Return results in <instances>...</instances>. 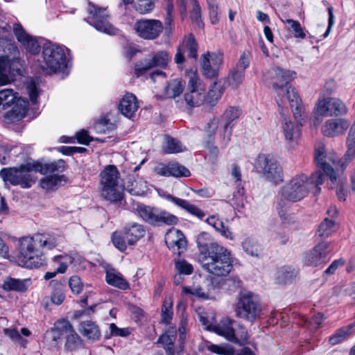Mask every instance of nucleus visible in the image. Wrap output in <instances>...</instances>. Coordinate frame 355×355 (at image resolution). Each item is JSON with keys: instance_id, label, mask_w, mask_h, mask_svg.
Masks as SVG:
<instances>
[{"instance_id": "30", "label": "nucleus", "mask_w": 355, "mask_h": 355, "mask_svg": "<svg viewBox=\"0 0 355 355\" xmlns=\"http://www.w3.org/2000/svg\"><path fill=\"white\" fill-rule=\"evenodd\" d=\"M139 108L137 97L128 93L122 98L119 105L121 113L127 118L132 117Z\"/></svg>"}, {"instance_id": "24", "label": "nucleus", "mask_w": 355, "mask_h": 355, "mask_svg": "<svg viewBox=\"0 0 355 355\" xmlns=\"http://www.w3.org/2000/svg\"><path fill=\"white\" fill-rule=\"evenodd\" d=\"M165 243L171 250L180 255L186 250L187 240L183 233L175 228L169 230L165 235Z\"/></svg>"}, {"instance_id": "38", "label": "nucleus", "mask_w": 355, "mask_h": 355, "mask_svg": "<svg viewBox=\"0 0 355 355\" xmlns=\"http://www.w3.org/2000/svg\"><path fill=\"white\" fill-rule=\"evenodd\" d=\"M337 229L338 225L333 219L325 218L318 225L316 236L321 239H325L336 232Z\"/></svg>"}, {"instance_id": "6", "label": "nucleus", "mask_w": 355, "mask_h": 355, "mask_svg": "<svg viewBox=\"0 0 355 355\" xmlns=\"http://www.w3.org/2000/svg\"><path fill=\"white\" fill-rule=\"evenodd\" d=\"M207 329L239 345H245L249 337L248 331L243 324L229 318H224L216 324H209Z\"/></svg>"}, {"instance_id": "1", "label": "nucleus", "mask_w": 355, "mask_h": 355, "mask_svg": "<svg viewBox=\"0 0 355 355\" xmlns=\"http://www.w3.org/2000/svg\"><path fill=\"white\" fill-rule=\"evenodd\" d=\"M295 76L294 71L274 67L267 72L266 78L270 80V84L276 94L278 106L285 107L288 103L294 118L299 120L303 112L304 105L295 89L289 84V81L294 78Z\"/></svg>"}, {"instance_id": "53", "label": "nucleus", "mask_w": 355, "mask_h": 355, "mask_svg": "<svg viewBox=\"0 0 355 355\" xmlns=\"http://www.w3.org/2000/svg\"><path fill=\"white\" fill-rule=\"evenodd\" d=\"M185 149L181 142L174 138L167 137L164 150L167 153H177L182 152Z\"/></svg>"}, {"instance_id": "12", "label": "nucleus", "mask_w": 355, "mask_h": 355, "mask_svg": "<svg viewBox=\"0 0 355 355\" xmlns=\"http://www.w3.org/2000/svg\"><path fill=\"white\" fill-rule=\"evenodd\" d=\"M234 311L237 318L252 322L259 317L261 308L254 295L248 292L240 294Z\"/></svg>"}, {"instance_id": "2", "label": "nucleus", "mask_w": 355, "mask_h": 355, "mask_svg": "<svg viewBox=\"0 0 355 355\" xmlns=\"http://www.w3.org/2000/svg\"><path fill=\"white\" fill-rule=\"evenodd\" d=\"M324 175L322 169L318 168L311 176L300 173L293 176L279 190V194L291 202H298L305 198L311 189L314 193L320 192V186L324 183Z\"/></svg>"}, {"instance_id": "15", "label": "nucleus", "mask_w": 355, "mask_h": 355, "mask_svg": "<svg viewBox=\"0 0 355 355\" xmlns=\"http://www.w3.org/2000/svg\"><path fill=\"white\" fill-rule=\"evenodd\" d=\"M171 60V58L166 51H158L151 58L137 62L134 69L135 74L139 77L153 68L165 69Z\"/></svg>"}, {"instance_id": "25", "label": "nucleus", "mask_w": 355, "mask_h": 355, "mask_svg": "<svg viewBox=\"0 0 355 355\" xmlns=\"http://www.w3.org/2000/svg\"><path fill=\"white\" fill-rule=\"evenodd\" d=\"M155 171L157 174L165 177L181 178L189 177L191 175L187 168L178 162H170L168 164H159L155 167Z\"/></svg>"}, {"instance_id": "40", "label": "nucleus", "mask_w": 355, "mask_h": 355, "mask_svg": "<svg viewBox=\"0 0 355 355\" xmlns=\"http://www.w3.org/2000/svg\"><path fill=\"white\" fill-rule=\"evenodd\" d=\"M159 209L144 205H140L137 207V211L139 216L146 223L150 225H155V222L157 220V216L158 214Z\"/></svg>"}, {"instance_id": "18", "label": "nucleus", "mask_w": 355, "mask_h": 355, "mask_svg": "<svg viewBox=\"0 0 355 355\" xmlns=\"http://www.w3.org/2000/svg\"><path fill=\"white\" fill-rule=\"evenodd\" d=\"M184 101L191 107H198L204 103L205 89L201 86L200 78L195 73L189 75Z\"/></svg>"}, {"instance_id": "64", "label": "nucleus", "mask_w": 355, "mask_h": 355, "mask_svg": "<svg viewBox=\"0 0 355 355\" xmlns=\"http://www.w3.org/2000/svg\"><path fill=\"white\" fill-rule=\"evenodd\" d=\"M214 228L222 236L227 239H232V235L231 232L230 231L228 227L225 226L223 221L220 220H218Z\"/></svg>"}, {"instance_id": "28", "label": "nucleus", "mask_w": 355, "mask_h": 355, "mask_svg": "<svg viewBox=\"0 0 355 355\" xmlns=\"http://www.w3.org/2000/svg\"><path fill=\"white\" fill-rule=\"evenodd\" d=\"M33 171L35 172H39L43 175H59L64 169V162L62 159H59L50 163L42 164L40 162H33Z\"/></svg>"}, {"instance_id": "41", "label": "nucleus", "mask_w": 355, "mask_h": 355, "mask_svg": "<svg viewBox=\"0 0 355 355\" xmlns=\"http://www.w3.org/2000/svg\"><path fill=\"white\" fill-rule=\"evenodd\" d=\"M35 241L39 249L51 250L57 246L58 241L55 236L50 234H35L33 235Z\"/></svg>"}, {"instance_id": "17", "label": "nucleus", "mask_w": 355, "mask_h": 355, "mask_svg": "<svg viewBox=\"0 0 355 355\" xmlns=\"http://www.w3.org/2000/svg\"><path fill=\"white\" fill-rule=\"evenodd\" d=\"M257 168L261 169L263 176L275 184L282 182V168L278 162L270 155H259L257 159Z\"/></svg>"}, {"instance_id": "62", "label": "nucleus", "mask_w": 355, "mask_h": 355, "mask_svg": "<svg viewBox=\"0 0 355 355\" xmlns=\"http://www.w3.org/2000/svg\"><path fill=\"white\" fill-rule=\"evenodd\" d=\"M69 285L71 291L75 294H79L83 288V284L80 278L76 275L70 277Z\"/></svg>"}, {"instance_id": "10", "label": "nucleus", "mask_w": 355, "mask_h": 355, "mask_svg": "<svg viewBox=\"0 0 355 355\" xmlns=\"http://www.w3.org/2000/svg\"><path fill=\"white\" fill-rule=\"evenodd\" d=\"M18 259L21 265L28 268H39L44 264V258L33 236L20 241Z\"/></svg>"}, {"instance_id": "58", "label": "nucleus", "mask_w": 355, "mask_h": 355, "mask_svg": "<svg viewBox=\"0 0 355 355\" xmlns=\"http://www.w3.org/2000/svg\"><path fill=\"white\" fill-rule=\"evenodd\" d=\"M26 91L33 103H37V99L40 94L37 84L33 80L27 82Z\"/></svg>"}, {"instance_id": "5", "label": "nucleus", "mask_w": 355, "mask_h": 355, "mask_svg": "<svg viewBox=\"0 0 355 355\" xmlns=\"http://www.w3.org/2000/svg\"><path fill=\"white\" fill-rule=\"evenodd\" d=\"M101 195L110 202L121 201L123 188L121 184L120 173L114 165H107L100 173Z\"/></svg>"}, {"instance_id": "26", "label": "nucleus", "mask_w": 355, "mask_h": 355, "mask_svg": "<svg viewBox=\"0 0 355 355\" xmlns=\"http://www.w3.org/2000/svg\"><path fill=\"white\" fill-rule=\"evenodd\" d=\"M240 114L241 110L238 107H229L222 115L221 121L224 130L223 142L225 146H227L230 141L232 128L234 125V121L239 117Z\"/></svg>"}, {"instance_id": "20", "label": "nucleus", "mask_w": 355, "mask_h": 355, "mask_svg": "<svg viewBox=\"0 0 355 355\" xmlns=\"http://www.w3.org/2000/svg\"><path fill=\"white\" fill-rule=\"evenodd\" d=\"M134 30L141 38L153 40L159 36L163 31V25L157 19H143L135 22Z\"/></svg>"}, {"instance_id": "43", "label": "nucleus", "mask_w": 355, "mask_h": 355, "mask_svg": "<svg viewBox=\"0 0 355 355\" xmlns=\"http://www.w3.org/2000/svg\"><path fill=\"white\" fill-rule=\"evenodd\" d=\"M184 87L185 82L181 78L171 80L165 88V94L168 98H175L182 93Z\"/></svg>"}, {"instance_id": "59", "label": "nucleus", "mask_w": 355, "mask_h": 355, "mask_svg": "<svg viewBox=\"0 0 355 355\" xmlns=\"http://www.w3.org/2000/svg\"><path fill=\"white\" fill-rule=\"evenodd\" d=\"M155 1L154 0H137L136 9L141 14L149 12L153 9Z\"/></svg>"}, {"instance_id": "31", "label": "nucleus", "mask_w": 355, "mask_h": 355, "mask_svg": "<svg viewBox=\"0 0 355 355\" xmlns=\"http://www.w3.org/2000/svg\"><path fill=\"white\" fill-rule=\"evenodd\" d=\"M166 199L199 219H202L205 216V213L202 209L187 200L170 194L166 196Z\"/></svg>"}, {"instance_id": "51", "label": "nucleus", "mask_w": 355, "mask_h": 355, "mask_svg": "<svg viewBox=\"0 0 355 355\" xmlns=\"http://www.w3.org/2000/svg\"><path fill=\"white\" fill-rule=\"evenodd\" d=\"M245 72L242 69L234 68L229 74L227 81L233 89H236L243 82Z\"/></svg>"}, {"instance_id": "54", "label": "nucleus", "mask_w": 355, "mask_h": 355, "mask_svg": "<svg viewBox=\"0 0 355 355\" xmlns=\"http://www.w3.org/2000/svg\"><path fill=\"white\" fill-rule=\"evenodd\" d=\"M176 271L182 275H189L193 271V266L184 259H179L175 262Z\"/></svg>"}, {"instance_id": "16", "label": "nucleus", "mask_w": 355, "mask_h": 355, "mask_svg": "<svg viewBox=\"0 0 355 355\" xmlns=\"http://www.w3.org/2000/svg\"><path fill=\"white\" fill-rule=\"evenodd\" d=\"M347 108L339 98L327 97L320 99L315 107V113L320 116H339L346 114Z\"/></svg>"}, {"instance_id": "23", "label": "nucleus", "mask_w": 355, "mask_h": 355, "mask_svg": "<svg viewBox=\"0 0 355 355\" xmlns=\"http://www.w3.org/2000/svg\"><path fill=\"white\" fill-rule=\"evenodd\" d=\"M350 126V121L344 118H334L327 120L321 128L322 134L334 137L345 133Z\"/></svg>"}, {"instance_id": "56", "label": "nucleus", "mask_w": 355, "mask_h": 355, "mask_svg": "<svg viewBox=\"0 0 355 355\" xmlns=\"http://www.w3.org/2000/svg\"><path fill=\"white\" fill-rule=\"evenodd\" d=\"M207 349L217 354L232 355L234 354V349L228 345L209 344L207 345Z\"/></svg>"}, {"instance_id": "35", "label": "nucleus", "mask_w": 355, "mask_h": 355, "mask_svg": "<svg viewBox=\"0 0 355 355\" xmlns=\"http://www.w3.org/2000/svg\"><path fill=\"white\" fill-rule=\"evenodd\" d=\"M79 331L83 336L93 342L98 340L101 336L98 327L94 322L90 320L82 322Z\"/></svg>"}, {"instance_id": "61", "label": "nucleus", "mask_w": 355, "mask_h": 355, "mask_svg": "<svg viewBox=\"0 0 355 355\" xmlns=\"http://www.w3.org/2000/svg\"><path fill=\"white\" fill-rule=\"evenodd\" d=\"M115 128L114 124L109 123L106 119H103L98 121L96 125L95 129L98 132L106 133L114 130Z\"/></svg>"}, {"instance_id": "8", "label": "nucleus", "mask_w": 355, "mask_h": 355, "mask_svg": "<svg viewBox=\"0 0 355 355\" xmlns=\"http://www.w3.org/2000/svg\"><path fill=\"white\" fill-rule=\"evenodd\" d=\"M51 331L53 341L58 343L61 339L64 340V349L66 352H76L85 347L84 340L67 320H58Z\"/></svg>"}, {"instance_id": "42", "label": "nucleus", "mask_w": 355, "mask_h": 355, "mask_svg": "<svg viewBox=\"0 0 355 355\" xmlns=\"http://www.w3.org/2000/svg\"><path fill=\"white\" fill-rule=\"evenodd\" d=\"M53 262L55 264H58V266L56 270L53 272H47L44 278L46 280L53 278L58 273L65 272L68 266L71 263V259L69 256L59 255L53 258Z\"/></svg>"}, {"instance_id": "55", "label": "nucleus", "mask_w": 355, "mask_h": 355, "mask_svg": "<svg viewBox=\"0 0 355 355\" xmlns=\"http://www.w3.org/2000/svg\"><path fill=\"white\" fill-rule=\"evenodd\" d=\"M173 304L171 300L164 301L162 308V320L166 324H169L173 317Z\"/></svg>"}, {"instance_id": "57", "label": "nucleus", "mask_w": 355, "mask_h": 355, "mask_svg": "<svg viewBox=\"0 0 355 355\" xmlns=\"http://www.w3.org/2000/svg\"><path fill=\"white\" fill-rule=\"evenodd\" d=\"M110 333H106L105 338H110L112 336L126 337L130 334L128 328H119L114 323H111L109 326Z\"/></svg>"}, {"instance_id": "13", "label": "nucleus", "mask_w": 355, "mask_h": 355, "mask_svg": "<svg viewBox=\"0 0 355 355\" xmlns=\"http://www.w3.org/2000/svg\"><path fill=\"white\" fill-rule=\"evenodd\" d=\"M42 55L46 67L51 71H62L67 67L64 49L58 45L46 42L43 45Z\"/></svg>"}, {"instance_id": "27", "label": "nucleus", "mask_w": 355, "mask_h": 355, "mask_svg": "<svg viewBox=\"0 0 355 355\" xmlns=\"http://www.w3.org/2000/svg\"><path fill=\"white\" fill-rule=\"evenodd\" d=\"M13 33L17 41L28 51L34 54L40 51V46L37 41L28 35L20 24L15 23L14 24Z\"/></svg>"}, {"instance_id": "9", "label": "nucleus", "mask_w": 355, "mask_h": 355, "mask_svg": "<svg viewBox=\"0 0 355 355\" xmlns=\"http://www.w3.org/2000/svg\"><path fill=\"white\" fill-rule=\"evenodd\" d=\"M33 164L28 162L19 167L3 168L0 171V177L6 184L19 185L24 189L32 187L37 180V177L31 173Z\"/></svg>"}, {"instance_id": "19", "label": "nucleus", "mask_w": 355, "mask_h": 355, "mask_svg": "<svg viewBox=\"0 0 355 355\" xmlns=\"http://www.w3.org/2000/svg\"><path fill=\"white\" fill-rule=\"evenodd\" d=\"M330 252V243L320 242L313 249L304 253L303 261L308 266L317 267L329 261Z\"/></svg>"}, {"instance_id": "49", "label": "nucleus", "mask_w": 355, "mask_h": 355, "mask_svg": "<svg viewBox=\"0 0 355 355\" xmlns=\"http://www.w3.org/2000/svg\"><path fill=\"white\" fill-rule=\"evenodd\" d=\"M352 328V325L340 328L335 334L329 337V343L332 345H335L343 342L349 336Z\"/></svg>"}, {"instance_id": "21", "label": "nucleus", "mask_w": 355, "mask_h": 355, "mask_svg": "<svg viewBox=\"0 0 355 355\" xmlns=\"http://www.w3.org/2000/svg\"><path fill=\"white\" fill-rule=\"evenodd\" d=\"M223 55L220 52L207 51L200 58V66L202 74L207 78L217 77L220 65L223 63Z\"/></svg>"}, {"instance_id": "50", "label": "nucleus", "mask_w": 355, "mask_h": 355, "mask_svg": "<svg viewBox=\"0 0 355 355\" xmlns=\"http://www.w3.org/2000/svg\"><path fill=\"white\" fill-rule=\"evenodd\" d=\"M282 21L288 25L287 28L293 33L294 37L300 39L306 37V33L298 21L287 19H282Z\"/></svg>"}, {"instance_id": "47", "label": "nucleus", "mask_w": 355, "mask_h": 355, "mask_svg": "<svg viewBox=\"0 0 355 355\" xmlns=\"http://www.w3.org/2000/svg\"><path fill=\"white\" fill-rule=\"evenodd\" d=\"M146 183L142 180L129 178L125 185V190L132 196H143L146 192Z\"/></svg>"}, {"instance_id": "37", "label": "nucleus", "mask_w": 355, "mask_h": 355, "mask_svg": "<svg viewBox=\"0 0 355 355\" xmlns=\"http://www.w3.org/2000/svg\"><path fill=\"white\" fill-rule=\"evenodd\" d=\"M176 339V329L170 327L167 331L161 335L158 343L164 345L167 355H174V342Z\"/></svg>"}, {"instance_id": "39", "label": "nucleus", "mask_w": 355, "mask_h": 355, "mask_svg": "<svg viewBox=\"0 0 355 355\" xmlns=\"http://www.w3.org/2000/svg\"><path fill=\"white\" fill-rule=\"evenodd\" d=\"M243 251L249 256L260 257L263 254V247L252 238H246L241 243Z\"/></svg>"}, {"instance_id": "44", "label": "nucleus", "mask_w": 355, "mask_h": 355, "mask_svg": "<svg viewBox=\"0 0 355 355\" xmlns=\"http://www.w3.org/2000/svg\"><path fill=\"white\" fill-rule=\"evenodd\" d=\"M280 198L277 199L276 208L278 211V214L282 220V223L286 224H293L295 223L294 218L287 213L288 203L287 200L282 198L279 194Z\"/></svg>"}, {"instance_id": "29", "label": "nucleus", "mask_w": 355, "mask_h": 355, "mask_svg": "<svg viewBox=\"0 0 355 355\" xmlns=\"http://www.w3.org/2000/svg\"><path fill=\"white\" fill-rule=\"evenodd\" d=\"M196 243L201 258L214 251L216 247L221 246L218 243L214 242L210 234L207 232H201L198 235Z\"/></svg>"}, {"instance_id": "11", "label": "nucleus", "mask_w": 355, "mask_h": 355, "mask_svg": "<svg viewBox=\"0 0 355 355\" xmlns=\"http://www.w3.org/2000/svg\"><path fill=\"white\" fill-rule=\"evenodd\" d=\"M146 233L144 227L137 223L127 224L120 232H114L112 241L114 245L121 252L127 249L128 245H135Z\"/></svg>"}, {"instance_id": "33", "label": "nucleus", "mask_w": 355, "mask_h": 355, "mask_svg": "<svg viewBox=\"0 0 355 355\" xmlns=\"http://www.w3.org/2000/svg\"><path fill=\"white\" fill-rule=\"evenodd\" d=\"M298 277V271L291 266H284L277 269L275 282L279 284H288L295 282Z\"/></svg>"}, {"instance_id": "45", "label": "nucleus", "mask_w": 355, "mask_h": 355, "mask_svg": "<svg viewBox=\"0 0 355 355\" xmlns=\"http://www.w3.org/2000/svg\"><path fill=\"white\" fill-rule=\"evenodd\" d=\"M180 46L187 53L189 58L196 59L198 57V44L193 34H189L184 38Z\"/></svg>"}, {"instance_id": "3", "label": "nucleus", "mask_w": 355, "mask_h": 355, "mask_svg": "<svg viewBox=\"0 0 355 355\" xmlns=\"http://www.w3.org/2000/svg\"><path fill=\"white\" fill-rule=\"evenodd\" d=\"M202 268L216 277H225L233 269L234 257L225 247H216L209 255L200 258Z\"/></svg>"}, {"instance_id": "52", "label": "nucleus", "mask_w": 355, "mask_h": 355, "mask_svg": "<svg viewBox=\"0 0 355 355\" xmlns=\"http://www.w3.org/2000/svg\"><path fill=\"white\" fill-rule=\"evenodd\" d=\"M324 315L320 313L314 315L311 319L303 317L304 325L311 331H316L320 327L324 320Z\"/></svg>"}, {"instance_id": "32", "label": "nucleus", "mask_w": 355, "mask_h": 355, "mask_svg": "<svg viewBox=\"0 0 355 355\" xmlns=\"http://www.w3.org/2000/svg\"><path fill=\"white\" fill-rule=\"evenodd\" d=\"M105 281L109 285L121 290L125 291L130 288L129 283L122 274L112 268L106 270Z\"/></svg>"}, {"instance_id": "48", "label": "nucleus", "mask_w": 355, "mask_h": 355, "mask_svg": "<svg viewBox=\"0 0 355 355\" xmlns=\"http://www.w3.org/2000/svg\"><path fill=\"white\" fill-rule=\"evenodd\" d=\"M178 218L164 210L159 209L155 226L174 225L178 223Z\"/></svg>"}, {"instance_id": "60", "label": "nucleus", "mask_w": 355, "mask_h": 355, "mask_svg": "<svg viewBox=\"0 0 355 355\" xmlns=\"http://www.w3.org/2000/svg\"><path fill=\"white\" fill-rule=\"evenodd\" d=\"M250 56L251 53L250 51H243L241 55L235 68L242 69V71L245 72V70L250 66Z\"/></svg>"}, {"instance_id": "7", "label": "nucleus", "mask_w": 355, "mask_h": 355, "mask_svg": "<svg viewBox=\"0 0 355 355\" xmlns=\"http://www.w3.org/2000/svg\"><path fill=\"white\" fill-rule=\"evenodd\" d=\"M28 102L17 96V93L11 89H5L0 91V112L6 110L5 119L10 122L19 121L26 114Z\"/></svg>"}, {"instance_id": "22", "label": "nucleus", "mask_w": 355, "mask_h": 355, "mask_svg": "<svg viewBox=\"0 0 355 355\" xmlns=\"http://www.w3.org/2000/svg\"><path fill=\"white\" fill-rule=\"evenodd\" d=\"M281 109L280 114L283 117V120L281 125V128L282 132L284 134L285 139L289 142V144H293L297 143L300 136V128L302 125V120L303 119V116L304 115V110L302 113V116L297 121V125L294 124L289 118L285 116L284 107H279Z\"/></svg>"}, {"instance_id": "36", "label": "nucleus", "mask_w": 355, "mask_h": 355, "mask_svg": "<svg viewBox=\"0 0 355 355\" xmlns=\"http://www.w3.org/2000/svg\"><path fill=\"white\" fill-rule=\"evenodd\" d=\"M30 279H19L7 277L2 285L3 290L6 291L24 292L28 289Z\"/></svg>"}, {"instance_id": "34", "label": "nucleus", "mask_w": 355, "mask_h": 355, "mask_svg": "<svg viewBox=\"0 0 355 355\" xmlns=\"http://www.w3.org/2000/svg\"><path fill=\"white\" fill-rule=\"evenodd\" d=\"M223 91L224 88L220 82L215 80L211 85L207 94H205L204 103L209 107L215 106L220 98Z\"/></svg>"}, {"instance_id": "63", "label": "nucleus", "mask_w": 355, "mask_h": 355, "mask_svg": "<svg viewBox=\"0 0 355 355\" xmlns=\"http://www.w3.org/2000/svg\"><path fill=\"white\" fill-rule=\"evenodd\" d=\"M182 291L187 295H191L200 297H205L206 295L202 288L198 285L184 286Z\"/></svg>"}, {"instance_id": "4", "label": "nucleus", "mask_w": 355, "mask_h": 355, "mask_svg": "<svg viewBox=\"0 0 355 355\" xmlns=\"http://www.w3.org/2000/svg\"><path fill=\"white\" fill-rule=\"evenodd\" d=\"M314 160L317 168L322 169L324 176L329 180V188H336V194L340 201L345 202L352 190L348 189L347 180L345 178L338 177L335 170L330 164L327 162V155L324 147H320L315 150Z\"/></svg>"}, {"instance_id": "14", "label": "nucleus", "mask_w": 355, "mask_h": 355, "mask_svg": "<svg viewBox=\"0 0 355 355\" xmlns=\"http://www.w3.org/2000/svg\"><path fill=\"white\" fill-rule=\"evenodd\" d=\"M88 12L89 16L87 17V21L97 31L111 35L117 33L118 29L114 27L108 20L110 16L105 8H97L89 3Z\"/></svg>"}, {"instance_id": "46", "label": "nucleus", "mask_w": 355, "mask_h": 355, "mask_svg": "<svg viewBox=\"0 0 355 355\" xmlns=\"http://www.w3.org/2000/svg\"><path fill=\"white\" fill-rule=\"evenodd\" d=\"M65 181L64 176L60 175H50L40 180V186L46 190L57 189Z\"/></svg>"}]
</instances>
